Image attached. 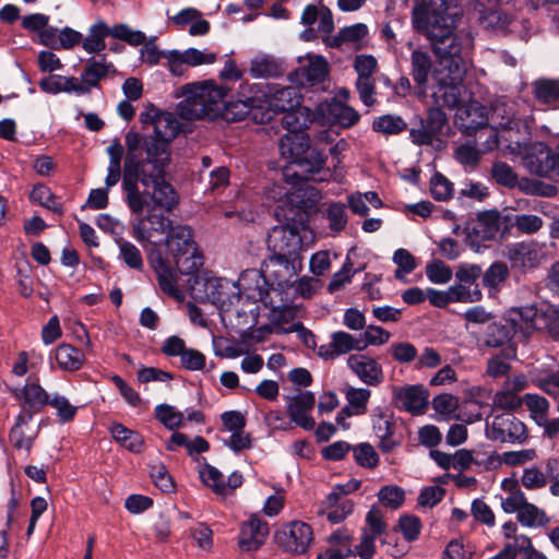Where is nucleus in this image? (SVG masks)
<instances>
[{"mask_svg": "<svg viewBox=\"0 0 559 559\" xmlns=\"http://www.w3.org/2000/svg\"><path fill=\"white\" fill-rule=\"evenodd\" d=\"M129 158L124 162L122 191L124 201L133 217L130 221L132 237L143 247L156 245L155 238L166 236L173 227L170 212L179 203L175 188L160 176V162L166 155L153 163L139 165L131 146Z\"/></svg>", "mask_w": 559, "mask_h": 559, "instance_id": "f257e3e1", "label": "nucleus"}, {"mask_svg": "<svg viewBox=\"0 0 559 559\" xmlns=\"http://www.w3.org/2000/svg\"><path fill=\"white\" fill-rule=\"evenodd\" d=\"M412 22L414 27L430 40L438 58L432 74L435 85L431 97L438 105L456 107L461 99L474 37L469 32L453 33L448 17L425 4L413 10Z\"/></svg>", "mask_w": 559, "mask_h": 559, "instance_id": "f03ea898", "label": "nucleus"}, {"mask_svg": "<svg viewBox=\"0 0 559 559\" xmlns=\"http://www.w3.org/2000/svg\"><path fill=\"white\" fill-rule=\"evenodd\" d=\"M278 150L289 165H295L301 171V175L289 174L286 168L284 176L292 177L294 186L300 181L323 182L333 178V173L325 167L326 155L317 148L310 150V139L306 132L285 133L280 139Z\"/></svg>", "mask_w": 559, "mask_h": 559, "instance_id": "7ed1b4c3", "label": "nucleus"}, {"mask_svg": "<svg viewBox=\"0 0 559 559\" xmlns=\"http://www.w3.org/2000/svg\"><path fill=\"white\" fill-rule=\"evenodd\" d=\"M266 242L271 254L265 265L278 267L273 271L276 284L280 287L293 285L302 260V240L298 230L288 224L274 226L267 235Z\"/></svg>", "mask_w": 559, "mask_h": 559, "instance_id": "20e7f679", "label": "nucleus"}, {"mask_svg": "<svg viewBox=\"0 0 559 559\" xmlns=\"http://www.w3.org/2000/svg\"><path fill=\"white\" fill-rule=\"evenodd\" d=\"M180 130V124L176 116L168 111H162L154 127V138H142L136 131L129 130L126 133L124 141L127 154L124 162L129 158L131 146L139 159V165L157 162L159 157L166 155L160 162V176H165V167L170 159L169 142L176 138Z\"/></svg>", "mask_w": 559, "mask_h": 559, "instance_id": "39448f33", "label": "nucleus"}, {"mask_svg": "<svg viewBox=\"0 0 559 559\" xmlns=\"http://www.w3.org/2000/svg\"><path fill=\"white\" fill-rule=\"evenodd\" d=\"M182 92L183 99L177 105V112L185 120H193L216 114L228 90L210 83H194L183 86Z\"/></svg>", "mask_w": 559, "mask_h": 559, "instance_id": "423d86ee", "label": "nucleus"}, {"mask_svg": "<svg viewBox=\"0 0 559 559\" xmlns=\"http://www.w3.org/2000/svg\"><path fill=\"white\" fill-rule=\"evenodd\" d=\"M165 243L181 274H194L203 265V254L189 226H173L165 236Z\"/></svg>", "mask_w": 559, "mask_h": 559, "instance_id": "0eeeda50", "label": "nucleus"}, {"mask_svg": "<svg viewBox=\"0 0 559 559\" xmlns=\"http://www.w3.org/2000/svg\"><path fill=\"white\" fill-rule=\"evenodd\" d=\"M512 0H475L474 12L477 21L487 29L518 34L521 39L530 37L531 24L526 20H519L502 12V7Z\"/></svg>", "mask_w": 559, "mask_h": 559, "instance_id": "6e6552de", "label": "nucleus"}, {"mask_svg": "<svg viewBox=\"0 0 559 559\" xmlns=\"http://www.w3.org/2000/svg\"><path fill=\"white\" fill-rule=\"evenodd\" d=\"M485 430L488 439L502 443L523 444L528 438L525 424L510 412L495 415L491 421L487 420Z\"/></svg>", "mask_w": 559, "mask_h": 559, "instance_id": "1a4fd4ad", "label": "nucleus"}, {"mask_svg": "<svg viewBox=\"0 0 559 559\" xmlns=\"http://www.w3.org/2000/svg\"><path fill=\"white\" fill-rule=\"evenodd\" d=\"M501 507L506 513H516L518 521L524 527H542L549 522L546 513L527 502L525 493L520 489L510 492L502 500Z\"/></svg>", "mask_w": 559, "mask_h": 559, "instance_id": "9d476101", "label": "nucleus"}, {"mask_svg": "<svg viewBox=\"0 0 559 559\" xmlns=\"http://www.w3.org/2000/svg\"><path fill=\"white\" fill-rule=\"evenodd\" d=\"M14 396L22 406L19 424H28L49 402V394L38 382L26 381L23 388L14 390Z\"/></svg>", "mask_w": 559, "mask_h": 559, "instance_id": "9b49d317", "label": "nucleus"}, {"mask_svg": "<svg viewBox=\"0 0 559 559\" xmlns=\"http://www.w3.org/2000/svg\"><path fill=\"white\" fill-rule=\"evenodd\" d=\"M238 285L241 289V295L247 299L254 302H262L265 307L272 309L280 307L275 305L270 297L271 290H274V288H271V285L262 272L255 269L243 271L238 280Z\"/></svg>", "mask_w": 559, "mask_h": 559, "instance_id": "f8f14e48", "label": "nucleus"}, {"mask_svg": "<svg viewBox=\"0 0 559 559\" xmlns=\"http://www.w3.org/2000/svg\"><path fill=\"white\" fill-rule=\"evenodd\" d=\"M313 539L312 528L301 521H293L276 533V540L286 551L305 554Z\"/></svg>", "mask_w": 559, "mask_h": 559, "instance_id": "ddd939ff", "label": "nucleus"}, {"mask_svg": "<svg viewBox=\"0 0 559 559\" xmlns=\"http://www.w3.org/2000/svg\"><path fill=\"white\" fill-rule=\"evenodd\" d=\"M206 298L221 311H229L237 304L241 296L238 281L228 278H209L205 282Z\"/></svg>", "mask_w": 559, "mask_h": 559, "instance_id": "4468645a", "label": "nucleus"}, {"mask_svg": "<svg viewBox=\"0 0 559 559\" xmlns=\"http://www.w3.org/2000/svg\"><path fill=\"white\" fill-rule=\"evenodd\" d=\"M454 121L459 130L469 136L488 127L489 110L479 102L469 100L457 108Z\"/></svg>", "mask_w": 559, "mask_h": 559, "instance_id": "2eb2a0df", "label": "nucleus"}, {"mask_svg": "<svg viewBox=\"0 0 559 559\" xmlns=\"http://www.w3.org/2000/svg\"><path fill=\"white\" fill-rule=\"evenodd\" d=\"M532 150L524 158L530 171L542 177H559V147L551 151L547 145L538 143Z\"/></svg>", "mask_w": 559, "mask_h": 559, "instance_id": "dca6fc26", "label": "nucleus"}, {"mask_svg": "<svg viewBox=\"0 0 559 559\" xmlns=\"http://www.w3.org/2000/svg\"><path fill=\"white\" fill-rule=\"evenodd\" d=\"M352 350H362L359 334L353 335L345 331H335L330 335L328 344L318 347L317 355L323 360H334Z\"/></svg>", "mask_w": 559, "mask_h": 559, "instance_id": "f3484780", "label": "nucleus"}, {"mask_svg": "<svg viewBox=\"0 0 559 559\" xmlns=\"http://www.w3.org/2000/svg\"><path fill=\"white\" fill-rule=\"evenodd\" d=\"M316 396L311 391H301L288 397L287 412L290 420L300 428L309 431L314 428V419L310 412L314 407Z\"/></svg>", "mask_w": 559, "mask_h": 559, "instance_id": "a211bd4d", "label": "nucleus"}, {"mask_svg": "<svg viewBox=\"0 0 559 559\" xmlns=\"http://www.w3.org/2000/svg\"><path fill=\"white\" fill-rule=\"evenodd\" d=\"M514 328V333H521L530 336L533 331L542 329L544 311H539L535 306H524L512 308L504 316Z\"/></svg>", "mask_w": 559, "mask_h": 559, "instance_id": "6ab92c4d", "label": "nucleus"}, {"mask_svg": "<svg viewBox=\"0 0 559 559\" xmlns=\"http://www.w3.org/2000/svg\"><path fill=\"white\" fill-rule=\"evenodd\" d=\"M269 524L257 515H251L240 527L238 546L242 551L258 550L266 540Z\"/></svg>", "mask_w": 559, "mask_h": 559, "instance_id": "aec40b11", "label": "nucleus"}, {"mask_svg": "<svg viewBox=\"0 0 559 559\" xmlns=\"http://www.w3.org/2000/svg\"><path fill=\"white\" fill-rule=\"evenodd\" d=\"M428 396V391L423 385L416 384L396 389L393 400L397 408L417 415L424 413L427 407Z\"/></svg>", "mask_w": 559, "mask_h": 559, "instance_id": "412c9836", "label": "nucleus"}, {"mask_svg": "<svg viewBox=\"0 0 559 559\" xmlns=\"http://www.w3.org/2000/svg\"><path fill=\"white\" fill-rule=\"evenodd\" d=\"M347 366L367 385H378L383 380L381 365L370 356L364 354L349 355Z\"/></svg>", "mask_w": 559, "mask_h": 559, "instance_id": "4be33fe9", "label": "nucleus"}, {"mask_svg": "<svg viewBox=\"0 0 559 559\" xmlns=\"http://www.w3.org/2000/svg\"><path fill=\"white\" fill-rule=\"evenodd\" d=\"M506 257L513 269H534L539 264L540 250L535 241H520L507 246Z\"/></svg>", "mask_w": 559, "mask_h": 559, "instance_id": "5701e85b", "label": "nucleus"}, {"mask_svg": "<svg viewBox=\"0 0 559 559\" xmlns=\"http://www.w3.org/2000/svg\"><path fill=\"white\" fill-rule=\"evenodd\" d=\"M148 260L156 273L162 292L170 297L179 298L181 292L177 286V272L168 264L159 251H152L148 254Z\"/></svg>", "mask_w": 559, "mask_h": 559, "instance_id": "b1692460", "label": "nucleus"}, {"mask_svg": "<svg viewBox=\"0 0 559 559\" xmlns=\"http://www.w3.org/2000/svg\"><path fill=\"white\" fill-rule=\"evenodd\" d=\"M372 429L379 439L378 447L383 453H391L400 441L394 438L393 415L390 412H380L372 416Z\"/></svg>", "mask_w": 559, "mask_h": 559, "instance_id": "393cba45", "label": "nucleus"}, {"mask_svg": "<svg viewBox=\"0 0 559 559\" xmlns=\"http://www.w3.org/2000/svg\"><path fill=\"white\" fill-rule=\"evenodd\" d=\"M115 72V66L105 58H88L80 76L86 88V94L91 93L93 88H99L100 81Z\"/></svg>", "mask_w": 559, "mask_h": 559, "instance_id": "a878e982", "label": "nucleus"}, {"mask_svg": "<svg viewBox=\"0 0 559 559\" xmlns=\"http://www.w3.org/2000/svg\"><path fill=\"white\" fill-rule=\"evenodd\" d=\"M514 335V328H512L507 318L503 317L500 321L491 322L486 326L481 342L487 347H501L503 349L511 346L510 343Z\"/></svg>", "mask_w": 559, "mask_h": 559, "instance_id": "bb28decb", "label": "nucleus"}, {"mask_svg": "<svg viewBox=\"0 0 559 559\" xmlns=\"http://www.w3.org/2000/svg\"><path fill=\"white\" fill-rule=\"evenodd\" d=\"M269 105L275 111L294 109L300 104L299 91L294 86L267 85Z\"/></svg>", "mask_w": 559, "mask_h": 559, "instance_id": "cd10ccee", "label": "nucleus"}, {"mask_svg": "<svg viewBox=\"0 0 559 559\" xmlns=\"http://www.w3.org/2000/svg\"><path fill=\"white\" fill-rule=\"evenodd\" d=\"M432 72V60L428 51L416 48L411 53V75L416 85L426 91L428 79Z\"/></svg>", "mask_w": 559, "mask_h": 559, "instance_id": "c85d7f7f", "label": "nucleus"}, {"mask_svg": "<svg viewBox=\"0 0 559 559\" xmlns=\"http://www.w3.org/2000/svg\"><path fill=\"white\" fill-rule=\"evenodd\" d=\"M53 358L60 369L64 371L79 370L85 360L83 352L71 344H60L55 349Z\"/></svg>", "mask_w": 559, "mask_h": 559, "instance_id": "c756f323", "label": "nucleus"}, {"mask_svg": "<svg viewBox=\"0 0 559 559\" xmlns=\"http://www.w3.org/2000/svg\"><path fill=\"white\" fill-rule=\"evenodd\" d=\"M283 73L282 63L272 56L259 55L251 60L250 74L253 78H277Z\"/></svg>", "mask_w": 559, "mask_h": 559, "instance_id": "7c9ffc66", "label": "nucleus"}, {"mask_svg": "<svg viewBox=\"0 0 559 559\" xmlns=\"http://www.w3.org/2000/svg\"><path fill=\"white\" fill-rule=\"evenodd\" d=\"M481 275L484 287H486L490 294H497L500 292L502 284L508 280L510 271L507 263L495 261Z\"/></svg>", "mask_w": 559, "mask_h": 559, "instance_id": "2f4dec72", "label": "nucleus"}, {"mask_svg": "<svg viewBox=\"0 0 559 559\" xmlns=\"http://www.w3.org/2000/svg\"><path fill=\"white\" fill-rule=\"evenodd\" d=\"M107 24L98 21L90 26L86 37L82 36L81 46L90 55H96L106 49Z\"/></svg>", "mask_w": 559, "mask_h": 559, "instance_id": "473e14b6", "label": "nucleus"}, {"mask_svg": "<svg viewBox=\"0 0 559 559\" xmlns=\"http://www.w3.org/2000/svg\"><path fill=\"white\" fill-rule=\"evenodd\" d=\"M106 151L109 156V163L107 167L105 185L107 188H111L116 186L121 178V158L123 156V146L118 141H114Z\"/></svg>", "mask_w": 559, "mask_h": 559, "instance_id": "72a5a7b5", "label": "nucleus"}, {"mask_svg": "<svg viewBox=\"0 0 559 559\" xmlns=\"http://www.w3.org/2000/svg\"><path fill=\"white\" fill-rule=\"evenodd\" d=\"M115 242L119 248L118 258L129 269L141 271L143 269V257L140 249L129 240H126L121 236L115 238Z\"/></svg>", "mask_w": 559, "mask_h": 559, "instance_id": "f704fd0d", "label": "nucleus"}, {"mask_svg": "<svg viewBox=\"0 0 559 559\" xmlns=\"http://www.w3.org/2000/svg\"><path fill=\"white\" fill-rule=\"evenodd\" d=\"M325 504L334 507L326 513L328 520L337 524L345 520L354 510V503L349 499L341 497L336 491L331 492L325 500Z\"/></svg>", "mask_w": 559, "mask_h": 559, "instance_id": "c9c22d12", "label": "nucleus"}, {"mask_svg": "<svg viewBox=\"0 0 559 559\" xmlns=\"http://www.w3.org/2000/svg\"><path fill=\"white\" fill-rule=\"evenodd\" d=\"M516 356V349L514 346H508L501 349V353L495 355L487 361L486 373L495 379L501 378L509 373L511 366L509 359Z\"/></svg>", "mask_w": 559, "mask_h": 559, "instance_id": "e433bc0d", "label": "nucleus"}, {"mask_svg": "<svg viewBox=\"0 0 559 559\" xmlns=\"http://www.w3.org/2000/svg\"><path fill=\"white\" fill-rule=\"evenodd\" d=\"M535 98L544 105L556 106L559 102V81L539 79L533 82Z\"/></svg>", "mask_w": 559, "mask_h": 559, "instance_id": "4c0bfd02", "label": "nucleus"}, {"mask_svg": "<svg viewBox=\"0 0 559 559\" xmlns=\"http://www.w3.org/2000/svg\"><path fill=\"white\" fill-rule=\"evenodd\" d=\"M29 198L33 202L38 203L40 206H44L56 214L61 215L63 213V205L59 201V198L56 197L45 185L34 186Z\"/></svg>", "mask_w": 559, "mask_h": 559, "instance_id": "58836bf2", "label": "nucleus"}, {"mask_svg": "<svg viewBox=\"0 0 559 559\" xmlns=\"http://www.w3.org/2000/svg\"><path fill=\"white\" fill-rule=\"evenodd\" d=\"M499 233V224L497 219L492 218H480L478 219L471 229H468L467 238L473 245V238L477 241H489L493 240Z\"/></svg>", "mask_w": 559, "mask_h": 559, "instance_id": "ea45409f", "label": "nucleus"}, {"mask_svg": "<svg viewBox=\"0 0 559 559\" xmlns=\"http://www.w3.org/2000/svg\"><path fill=\"white\" fill-rule=\"evenodd\" d=\"M154 414L156 419L168 430H176L182 426L185 420V414L180 411H177L174 406L169 404H158Z\"/></svg>", "mask_w": 559, "mask_h": 559, "instance_id": "a19ab883", "label": "nucleus"}, {"mask_svg": "<svg viewBox=\"0 0 559 559\" xmlns=\"http://www.w3.org/2000/svg\"><path fill=\"white\" fill-rule=\"evenodd\" d=\"M329 73V64L322 56H314L309 63L302 68V75L310 85L322 83Z\"/></svg>", "mask_w": 559, "mask_h": 559, "instance_id": "79ce46f5", "label": "nucleus"}, {"mask_svg": "<svg viewBox=\"0 0 559 559\" xmlns=\"http://www.w3.org/2000/svg\"><path fill=\"white\" fill-rule=\"evenodd\" d=\"M372 129L382 134H399L407 129V122L397 115H383L372 122Z\"/></svg>", "mask_w": 559, "mask_h": 559, "instance_id": "37998d69", "label": "nucleus"}, {"mask_svg": "<svg viewBox=\"0 0 559 559\" xmlns=\"http://www.w3.org/2000/svg\"><path fill=\"white\" fill-rule=\"evenodd\" d=\"M203 467L200 468L199 475L202 483L211 487L216 493H224L226 490V481L224 475L214 466L209 464L204 457H202Z\"/></svg>", "mask_w": 559, "mask_h": 559, "instance_id": "c03bdc74", "label": "nucleus"}, {"mask_svg": "<svg viewBox=\"0 0 559 559\" xmlns=\"http://www.w3.org/2000/svg\"><path fill=\"white\" fill-rule=\"evenodd\" d=\"M324 216L332 231L340 233L347 225L348 216L346 205L342 202H331L326 204Z\"/></svg>", "mask_w": 559, "mask_h": 559, "instance_id": "a18cd8bd", "label": "nucleus"}, {"mask_svg": "<svg viewBox=\"0 0 559 559\" xmlns=\"http://www.w3.org/2000/svg\"><path fill=\"white\" fill-rule=\"evenodd\" d=\"M509 222L511 227L523 235L535 234L544 225L543 218L535 214H515L509 218Z\"/></svg>", "mask_w": 559, "mask_h": 559, "instance_id": "49530a36", "label": "nucleus"}, {"mask_svg": "<svg viewBox=\"0 0 559 559\" xmlns=\"http://www.w3.org/2000/svg\"><path fill=\"white\" fill-rule=\"evenodd\" d=\"M368 34V27L362 23H357L342 28L338 34L329 43L332 47H340L343 43H356L365 38Z\"/></svg>", "mask_w": 559, "mask_h": 559, "instance_id": "de8ad7c7", "label": "nucleus"}, {"mask_svg": "<svg viewBox=\"0 0 559 559\" xmlns=\"http://www.w3.org/2000/svg\"><path fill=\"white\" fill-rule=\"evenodd\" d=\"M427 278L438 285H443L452 280L453 271L441 260H432L425 267Z\"/></svg>", "mask_w": 559, "mask_h": 559, "instance_id": "09e8293b", "label": "nucleus"}, {"mask_svg": "<svg viewBox=\"0 0 559 559\" xmlns=\"http://www.w3.org/2000/svg\"><path fill=\"white\" fill-rule=\"evenodd\" d=\"M432 100L435 99L432 98ZM433 104L435 106L428 109L427 117L426 119H424V121L425 123H427L431 133H435L440 139V135L442 134L443 129L448 123L447 114L442 109L443 107H445V105H438L436 102H433ZM453 108L454 107H449V109Z\"/></svg>", "mask_w": 559, "mask_h": 559, "instance_id": "8fccbe9b", "label": "nucleus"}, {"mask_svg": "<svg viewBox=\"0 0 559 559\" xmlns=\"http://www.w3.org/2000/svg\"><path fill=\"white\" fill-rule=\"evenodd\" d=\"M355 462L365 468H374L379 464V455L368 442H361L352 448Z\"/></svg>", "mask_w": 559, "mask_h": 559, "instance_id": "3c124183", "label": "nucleus"}, {"mask_svg": "<svg viewBox=\"0 0 559 559\" xmlns=\"http://www.w3.org/2000/svg\"><path fill=\"white\" fill-rule=\"evenodd\" d=\"M491 177L499 186L512 189L519 180L513 168L504 162H496L491 166Z\"/></svg>", "mask_w": 559, "mask_h": 559, "instance_id": "603ef678", "label": "nucleus"}, {"mask_svg": "<svg viewBox=\"0 0 559 559\" xmlns=\"http://www.w3.org/2000/svg\"><path fill=\"white\" fill-rule=\"evenodd\" d=\"M378 499L384 507L397 510L405 501V491L399 486L386 485L380 488Z\"/></svg>", "mask_w": 559, "mask_h": 559, "instance_id": "864d4df0", "label": "nucleus"}, {"mask_svg": "<svg viewBox=\"0 0 559 559\" xmlns=\"http://www.w3.org/2000/svg\"><path fill=\"white\" fill-rule=\"evenodd\" d=\"M448 295L451 302H476L483 297L478 286L468 289L466 286L455 281V284L448 288Z\"/></svg>", "mask_w": 559, "mask_h": 559, "instance_id": "5fc2aeb1", "label": "nucleus"}, {"mask_svg": "<svg viewBox=\"0 0 559 559\" xmlns=\"http://www.w3.org/2000/svg\"><path fill=\"white\" fill-rule=\"evenodd\" d=\"M391 337L389 331L381 326L370 324L364 332L359 333L362 350L368 346H377L385 344Z\"/></svg>", "mask_w": 559, "mask_h": 559, "instance_id": "6e6d98bb", "label": "nucleus"}, {"mask_svg": "<svg viewBox=\"0 0 559 559\" xmlns=\"http://www.w3.org/2000/svg\"><path fill=\"white\" fill-rule=\"evenodd\" d=\"M409 139L417 146H431L440 140L435 133H431L423 118H419L418 123L409 129Z\"/></svg>", "mask_w": 559, "mask_h": 559, "instance_id": "4d7b16f0", "label": "nucleus"}, {"mask_svg": "<svg viewBox=\"0 0 559 559\" xmlns=\"http://www.w3.org/2000/svg\"><path fill=\"white\" fill-rule=\"evenodd\" d=\"M430 193L436 201H447L453 195V183L442 174L436 173L430 179Z\"/></svg>", "mask_w": 559, "mask_h": 559, "instance_id": "13d9d810", "label": "nucleus"}, {"mask_svg": "<svg viewBox=\"0 0 559 559\" xmlns=\"http://www.w3.org/2000/svg\"><path fill=\"white\" fill-rule=\"evenodd\" d=\"M445 496V489L441 486L432 485L424 487L417 498V507L421 509H432Z\"/></svg>", "mask_w": 559, "mask_h": 559, "instance_id": "bf43d9fd", "label": "nucleus"}, {"mask_svg": "<svg viewBox=\"0 0 559 559\" xmlns=\"http://www.w3.org/2000/svg\"><path fill=\"white\" fill-rule=\"evenodd\" d=\"M523 401L525 402L531 416L535 423L545 421L548 415L549 403L548 401L538 394H525Z\"/></svg>", "mask_w": 559, "mask_h": 559, "instance_id": "052dcab7", "label": "nucleus"}, {"mask_svg": "<svg viewBox=\"0 0 559 559\" xmlns=\"http://www.w3.org/2000/svg\"><path fill=\"white\" fill-rule=\"evenodd\" d=\"M213 350L217 357L237 358L242 355V349L238 343L223 336H214L212 340Z\"/></svg>", "mask_w": 559, "mask_h": 559, "instance_id": "680f3d73", "label": "nucleus"}, {"mask_svg": "<svg viewBox=\"0 0 559 559\" xmlns=\"http://www.w3.org/2000/svg\"><path fill=\"white\" fill-rule=\"evenodd\" d=\"M392 260L397 265V270L394 273L396 278H402L405 274L412 273L417 267L414 255L404 248L395 250Z\"/></svg>", "mask_w": 559, "mask_h": 559, "instance_id": "e2e57ef3", "label": "nucleus"}, {"mask_svg": "<svg viewBox=\"0 0 559 559\" xmlns=\"http://www.w3.org/2000/svg\"><path fill=\"white\" fill-rule=\"evenodd\" d=\"M370 397V390L364 388H350L346 392V400L350 411L355 415L364 414L366 412L367 403Z\"/></svg>", "mask_w": 559, "mask_h": 559, "instance_id": "0e129e2a", "label": "nucleus"}, {"mask_svg": "<svg viewBox=\"0 0 559 559\" xmlns=\"http://www.w3.org/2000/svg\"><path fill=\"white\" fill-rule=\"evenodd\" d=\"M48 405L53 407L57 411V416L60 423L71 421L78 408L70 404L69 400L60 394H55L52 397H49Z\"/></svg>", "mask_w": 559, "mask_h": 559, "instance_id": "69168bd1", "label": "nucleus"}, {"mask_svg": "<svg viewBox=\"0 0 559 559\" xmlns=\"http://www.w3.org/2000/svg\"><path fill=\"white\" fill-rule=\"evenodd\" d=\"M150 476L156 487L163 492H171L175 488L171 476L163 463H155L150 466Z\"/></svg>", "mask_w": 559, "mask_h": 559, "instance_id": "338daca9", "label": "nucleus"}, {"mask_svg": "<svg viewBox=\"0 0 559 559\" xmlns=\"http://www.w3.org/2000/svg\"><path fill=\"white\" fill-rule=\"evenodd\" d=\"M521 405L522 400L520 396L515 395L503 386L500 391L496 392L492 397L493 409H504L511 413L512 411L519 408Z\"/></svg>", "mask_w": 559, "mask_h": 559, "instance_id": "774afa93", "label": "nucleus"}]
</instances>
